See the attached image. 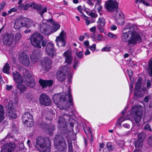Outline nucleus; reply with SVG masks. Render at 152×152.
<instances>
[{
  "instance_id": "nucleus-1",
  "label": "nucleus",
  "mask_w": 152,
  "mask_h": 152,
  "mask_svg": "<svg viewBox=\"0 0 152 152\" xmlns=\"http://www.w3.org/2000/svg\"><path fill=\"white\" fill-rule=\"evenodd\" d=\"M71 94V90L69 87L65 94H61L54 95L53 100L58 107L61 110H65L73 105V99Z\"/></svg>"
},
{
  "instance_id": "nucleus-2",
  "label": "nucleus",
  "mask_w": 152,
  "mask_h": 152,
  "mask_svg": "<svg viewBox=\"0 0 152 152\" xmlns=\"http://www.w3.org/2000/svg\"><path fill=\"white\" fill-rule=\"evenodd\" d=\"M50 138H42L38 137L36 139L35 147L40 152H50Z\"/></svg>"
},
{
  "instance_id": "nucleus-3",
  "label": "nucleus",
  "mask_w": 152,
  "mask_h": 152,
  "mask_svg": "<svg viewBox=\"0 0 152 152\" xmlns=\"http://www.w3.org/2000/svg\"><path fill=\"white\" fill-rule=\"evenodd\" d=\"M68 137V134L66 137L64 133H61L60 134H57L55 136L54 141L55 143V147L60 152H66V145L64 139Z\"/></svg>"
},
{
  "instance_id": "nucleus-4",
  "label": "nucleus",
  "mask_w": 152,
  "mask_h": 152,
  "mask_svg": "<svg viewBox=\"0 0 152 152\" xmlns=\"http://www.w3.org/2000/svg\"><path fill=\"white\" fill-rule=\"evenodd\" d=\"M43 37L42 35L39 33H35L32 34L31 39V44L34 46L39 48H41V45L43 47H45L48 41L43 40Z\"/></svg>"
},
{
  "instance_id": "nucleus-5",
  "label": "nucleus",
  "mask_w": 152,
  "mask_h": 152,
  "mask_svg": "<svg viewBox=\"0 0 152 152\" xmlns=\"http://www.w3.org/2000/svg\"><path fill=\"white\" fill-rule=\"evenodd\" d=\"M132 27L129 32L131 34V36L130 39L128 40L129 44H132L133 45H135L138 42L140 43L142 42V40L140 35V32L138 30L133 29Z\"/></svg>"
},
{
  "instance_id": "nucleus-6",
  "label": "nucleus",
  "mask_w": 152,
  "mask_h": 152,
  "mask_svg": "<svg viewBox=\"0 0 152 152\" xmlns=\"http://www.w3.org/2000/svg\"><path fill=\"white\" fill-rule=\"evenodd\" d=\"M105 5L107 10L110 12L118 11V4L115 1L109 0L106 1L105 2Z\"/></svg>"
},
{
  "instance_id": "nucleus-7",
  "label": "nucleus",
  "mask_w": 152,
  "mask_h": 152,
  "mask_svg": "<svg viewBox=\"0 0 152 152\" xmlns=\"http://www.w3.org/2000/svg\"><path fill=\"white\" fill-rule=\"evenodd\" d=\"M133 113V118L136 123H138L141 121L142 112L140 107L137 106H134L132 108Z\"/></svg>"
},
{
  "instance_id": "nucleus-8",
  "label": "nucleus",
  "mask_w": 152,
  "mask_h": 152,
  "mask_svg": "<svg viewBox=\"0 0 152 152\" xmlns=\"http://www.w3.org/2000/svg\"><path fill=\"white\" fill-rule=\"evenodd\" d=\"M22 119L23 123L26 124L28 126H31L34 124L33 116L29 113L26 112L23 114Z\"/></svg>"
},
{
  "instance_id": "nucleus-9",
  "label": "nucleus",
  "mask_w": 152,
  "mask_h": 152,
  "mask_svg": "<svg viewBox=\"0 0 152 152\" xmlns=\"http://www.w3.org/2000/svg\"><path fill=\"white\" fill-rule=\"evenodd\" d=\"M52 61L50 58L45 57L41 62L42 69L46 71H48L51 68Z\"/></svg>"
},
{
  "instance_id": "nucleus-10",
  "label": "nucleus",
  "mask_w": 152,
  "mask_h": 152,
  "mask_svg": "<svg viewBox=\"0 0 152 152\" xmlns=\"http://www.w3.org/2000/svg\"><path fill=\"white\" fill-rule=\"evenodd\" d=\"M14 37V35L12 33H5L3 39V44L5 45L10 46L13 43Z\"/></svg>"
},
{
  "instance_id": "nucleus-11",
  "label": "nucleus",
  "mask_w": 152,
  "mask_h": 152,
  "mask_svg": "<svg viewBox=\"0 0 152 152\" xmlns=\"http://www.w3.org/2000/svg\"><path fill=\"white\" fill-rule=\"evenodd\" d=\"M58 122L59 124V128L61 130V133H64L66 137L68 132L66 128V122L63 117L62 116L59 117Z\"/></svg>"
},
{
  "instance_id": "nucleus-12",
  "label": "nucleus",
  "mask_w": 152,
  "mask_h": 152,
  "mask_svg": "<svg viewBox=\"0 0 152 152\" xmlns=\"http://www.w3.org/2000/svg\"><path fill=\"white\" fill-rule=\"evenodd\" d=\"M18 60L20 62L25 66H28L30 64L28 56L24 52H22L19 54Z\"/></svg>"
},
{
  "instance_id": "nucleus-13",
  "label": "nucleus",
  "mask_w": 152,
  "mask_h": 152,
  "mask_svg": "<svg viewBox=\"0 0 152 152\" xmlns=\"http://www.w3.org/2000/svg\"><path fill=\"white\" fill-rule=\"evenodd\" d=\"M15 147L16 145L14 142L5 144L1 147L0 152H12Z\"/></svg>"
},
{
  "instance_id": "nucleus-14",
  "label": "nucleus",
  "mask_w": 152,
  "mask_h": 152,
  "mask_svg": "<svg viewBox=\"0 0 152 152\" xmlns=\"http://www.w3.org/2000/svg\"><path fill=\"white\" fill-rule=\"evenodd\" d=\"M51 27L46 23L41 22L39 27L40 31L45 34L48 35L51 34Z\"/></svg>"
},
{
  "instance_id": "nucleus-15",
  "label": "nucleus",
  "mask_w": 152,
  "mask_h": 152,
  "mask_svg": "<svg viewBox=\"0 0 152 152\" xmlns=\"http://www.w3.org/2000/svg\"><path fill=\"white\" fill-rule=\"evenodd\" d=\"M65 33L64 31H62L60 35L57 37L56 40L57 45L59 47H64L66 45V41L65 39L64 34Z\"/></svg>"
},
{
  "instance_id": "nucleus-16",
  "label": "nucleus",
  "mask_w": 152,
  "mask_h": 152,
  "mask_svg": "<svg viewBox=\"0 0 152 152\" xmlns=\"http://www.w3.org/2000/svg\"><path fill=\"white\" fill-rule=\"evenodd\" d=\"M39 101L41 104L45 106H48L51 104L50 98L47 95L44 94L40 95Z\"/></svg>"
},
{
  "instance_id": "nucleus-17",
  "label": "nucleus",
  "mask_w": 152,
  "mask_h": 152,
  "mask_svg": "<svg viewBox=\"0 0 152 152\" xmlns=\"http://www.w3.org/2000/svg\"><path fill=\"white\" fill-rule=\"evenodd\" d=\"M45 50L48 55L53 57L56 55V50L53 47V45L51 42H48L46 46Z\"/></svg>"
},
{
  "instance_id": "nucleus-18",
  "label": "nucleus",
  "mask_w": 152,
  "mask_h": 152,
  "mask_svg": "<svg viewBox=\"0 0 152 152\" xmlns=\"http://www.w3.org/2000/svg\"><path fill=\"white\" fill-rule=\"evenodd\" d=\"M29 7H33V8L37 10L38 12V13L43 18V15L45 12H47V9L46 7L43 9L42 10V5L36 4L34 3H32L29 5Z\"/></svg>"
},
{
  "instance_id": "nucleus-19",
  "label": "nucleus",
  "mask_w": 152,
  "mask_h": 152,
  "mask_svg": "<svg viewBox=\"0 0 152 152\" xmlns=\"http://www.w3.org/2000/svg\"><path fill=\"white\" fill-rule=\"evenodd\" d=\"M66 70L61 68L56 73L57 78L61 82H63L66 79Z\"/></svg>"
},
{
  "instance_id": "nucleus-20",
  "label": "nucleus",
  "mask_w": 152,
  "mask_h": 152,
  "mask_svg": "<svg viewBox=\"0 0 152 152\" xmlns=\"http://www.w3.org/2000/svg\"><path fill=\"white\" fill-rule=\"evenodd\" d=\"M41 54V50L39 49H35L30 56V59L31 61L37 62Z\"/></svg>"
},
{
  "instance_id": "nucleus-21",
  "label": "nucleus",
  "mask_w": 152,
  "mask_h": 152,
  "mask_svg": "<svg viewBox=\"0 0 152 152\" xmlns=\"http://www.w3.org/2000/svg\"><path fill=\"white\" fill-rule=\"evenodd\" d=\"M40 86L42 87V89H45L47 87H50L52 86L53 83V81L52 80H44L40 79L39 81Z\"/></svg>"
},
{
  "instance_id": "nucleus-22",
  "label": "nucleus",
  "mask_w": 152,
  "mask_h": 152,
  "mask_svg": "<svg viewBox=\"0 0 152 152\" xmlns=\"http://www.w3.org/2000/svg\"><path fill=\"white\" fill-rule=\"evenodd\" d=\"M64 56L65 57V62L68 64H70L73 59V57L72 56V51L69 50L65 52L63 54Z\"/></svg>"
},
{
  "instance_id": "nucleus-23",
  "label": "nucleus",
  "mask_w": 152,
  "mask_h": 152,
  "mask_svg": "<svg viewBox=\"0 0 152 152\" xmlns=\"http://www.w3.org/2000/svg\"><path fill=\"white\" fill-rule=\"evenodd\" d=\"M12 75L14 80L16 83H22L23 82V78L19 72L16 71L13 72Z\"/></svg>"
},
{
  "instance_id": "nucleus-24",
  "label": "nucleus",
  "mask_w": 152,
  "mask_h": 152,
  "mask_svg": "<svg viewBox=\"0 0 152 152\" xmlns=\"http://www.w3.org/2000/svg\"><path fill=\"white\" fill-rule=\"evenodd\" d=\"M26 77L28 78L25 81L26 84L28 86L32 88L34 87L36 84L34 80L31 76V75L28 74H27Z\"/></svg>"
},
{
  "instance_id": "nucleus-25",
  "label": "nucleus",
  "mask_w": 152,
  "mask_h": 152,
  "mask_svg": "<svg viewBox=\"0 0 152 152\" xmlns=\"http://www.w3.org/2000/svg\"><path fill=\"white\" fill-rule=\"evenodd\" d=\"M146 70L149 76L152 77V58L148 61Z\"/></svg>"
},
{
  "instance_id": "nucleus-26",
  "label": "nucleus",
  "mask_w": 152,
  "mask_h": 152,
  "mask_svg": "<svg viewBox=\"0 0 152 152\" xmlns=\"http://www.w3.org/2000/svg\"><path fill=\"white\" fill-rule=\"evenodd\" d=\"M13 137V134L11 132L9 133L4 138L2 139L0 141V143L1 144H4L6 142H8L10 141V139L12 138Z\"/></svg>"
},
{
  "instance_id": "nucleus-27",
  "label": "nucleus",
  "mask_w": 152,
  "mask_h": 152,
  "mask_svg": "<svg viewBox=\"0 0 152 152\" xmlns=\"http://www.w3.org/2000/svg\"><path fill=\"white\" fill-rule=\"evenodd\" d=\"M21 18H19L15 22L14 27L16 29H18L22 27Z\"/></svg>"
},
{
  "instance_id": "nucleus-28",
  "label": "nucleus",
  "mask_w": 152,
  "mask_h": 152,
  "mask_svg": "<svg viewBox=\"0 0 152 152\" xmlns=\"http://www.w3.org/2000/svg\"><path fill=\"white\" fill-rule=\"evenodd\" d=\"M123 31V34L122 35V40L125 42H127V39L129 38V34H130V33H129V32L126 31Z\"/></svg>"
},
{
  "instance_id": "nucleus-29",
  "label": "nucleus",
  "mask_w": 152,
  "mask_h": 152,
  "mask_svg": "<svg viewBox=\"0 0 152 152\" xmlns=\"http://www.w3.org/2000/svg\"><path fill=\"white\" fill-rule=\"evenodd\" d=\"M7 113L9 117L14 118H15L17 117V115L15 112L13 111L11 109H9Z\"/></svg>"
},
{
  "instance_id": "nucleus-30",
  "label": "nucleus",
  "mask_w": 152,
  "mask_h": 152,
  "mask_svg": "<svg viewBox=\"0 0 152 152\" xmlns=\"http://www.w3.org/2000/svg\"><path fill=\"white\" fill-rule=\"evenodd\" d=\"M60 27V26L59 24L57 23H53V27H51V31H50L51 34L52 33L56 31Z\"/></svg>"
},
{
  "instance_id": "nucleus-31",
  "label": "nucleus",
  "mask_w": 152,
  "mask_h": 152,
  "mask_svg": "<svg viewBox=\"0 0 152 152\" xmlns=\"http://www.w3.org/2000/svg\"><path fill=\"white\" fill-rule=\"evenodd\" d=\"M10 66L8 63H6L5 65L4 66L3 68V71L4 73L9 74V70L10 69Z\"/></svg>"
},
{
  "instance_id": "nucleus-32",
  "label": "nucleus",
  "mask_w": 152,
  "mask_h": 152,
  "mask_svg": "<svg viewBox=\"0 0 152 152\" xmlns=\"http://www.w3.org/2000/svg\"><path fill=\"white\" fill-rule=\"evenodd\" d=\"M143 142L138 140L135 142L134 143V145L136 148H140L142 147L143 145Z\"/></svg>"
},
{
  "instance_id": "nucleus-33",
  "label": "nucleus",
  "mask_w": 152,
  "mask_h": 152,
  "mask_svg": "<svg viewBox=\"0 0 152 152\" xmlns=\"http://www.w3.org/2000/svg\"><path fill=\"white\" fill-rule=\"evenodd\" d=\"M132 27L133 28V29H132V30H134L135 29L134 27V26H132V25L131 24H128L124 28L123 30V31L124 32L126 31L125 30H126V29L128 30V31H127L129 32V33H130V32H129V31H131V28H132Z\"/></svg>"
},
{
  "instance_id": "nucleus-34",
  "label": "nucleus",
  "mask_w": 152,
  "mask_h": 152,
  "mask_svg": "<svg viewBox=\"0 0 152 152\" xmlns=\"http://www.w3.org/2000/svg\"><path fill=\"white\" fill-rule=\"evenodd\" d=\"M4 111L3 107L2 106L0 105V123L2 121L4 118Z\"/></svg>"
},
{
  "instance_id": "nucleus-35",
  "label": "nucleus",
  "mask_w": 152,
  "mask_h": 152,
  "mask_svg": "<svg viewBox=\"0 0 152 152\" xmlns=\"http://www.w3.org/2000/svg\"><path fill=\"white\" fill-rule=\"evenodd\" d=\"M26 23H25V27L28 28H30L33 24V22L32 20L27 18V19H26Z\"/></svg>"
},
{
  "instance_id": "nucleus-36",
  "label": "nucleus",
  "mask_w": 152,
  "mask_h": 152,
  "mask_svg": "<svg viewBox=\"0 0 152 152\" xmlns=\"http://www.w3.org/2000/svg\"><path fill=\"white\" fill-rule=\"evenodd\" d=\"M97 23L98 25L101 27H103L105 24V20L103 18H100Z\"/></svg>"
},
{
  "instance_id": "nucleus-37",
  "label": "nucleus",
  "mask_w": 152,
  "mask_h": 152,
  "mask_svg": "<svg viewBox=\"0 0 152 152\" xmlns=\"http://www.w3.org/2000/svg\"><path fill=\"white\" fill-rule=\"evenodd\" d=\"M115 19L118 25L121 26H122L124 25L125 21L123 17H122L120 18H116Z\"/></svg>"
},
{
  "instance_id": "nucleus-38",
  "label": "nucleus",
  "mask_w": 152,
  "mask_h": 152,
  "mask_svg": "<svg viewBox=\"0 0 152 152\" xmlns=\"http://www.w3.org/2000/svg\"><path fill=\"white\" fill-rule=\"evenodd\" d=\"M67 142L68 146V152H73L72 144L71 140H68Z\"/></svg>"
},
{
  "instance_id": "nucleus-39",
  "label": "nucleus",
  "mask_w": 152,
  "mask_h": 152,
  "mask_svg": "<svg viewBox=\"0 0 152 152\" xmlns=\"http://www.w3.org/2000/svg\"><path fill=\"white\" fill-rule=\"evenodd\" d=\"M22 37V35L19 33H16L15 35V40L16 42H18Z\"/></svg>"
},
{
  "instance_id": "nucleus-40",
  "label": "nucleus",
  "mask_w": 152,
  "mask_h": 152,
  "mask_svg": "<svg viewBox=\"0 0 152 152\" xmlns=\"http://www.w3.org/2000/svg\"><path fill=\"white\" fill-rule=\"evenodd\" d=\"M17 88L21 92L25 91L26 88V87L25 86L22 84H18Z\"/></svg>"
},
{
  "instance_id": "nucleus-41",
  "label": "nucleus",
  "mask_w": 152,
  "mask_h": 152,
  "mask_svg": "<svg viewBox=\"0 0 152 152\" xmlns=\"http://www.w3.org/2000/svg\"><path fill=\"white\" fill-rule=\"evenodd\" d=\"M145 133L144 132H141L138 135V140H141L143 142V140L145 138Z\"/></svg>"
},
{
  "instance_id": "nucleus-42",
  "label": "nucleus",
  "mask_w": 152,
  "mask_h": 152,
  "mask_svg": "<svg viewBox=\"0 0 152 152\" xmlns=\"http://www.w3.org/2000/svg\"><path fill=\"white\" fill-rule=\"evenodd\" d=\"M74 62L73 64V67L74 69H76L78 66V65L79 64V61L76 59V57L74 58Z\"/></svg>"
},
{
  "instance_id": "nucleus-43",
  "label": "nucleus",
  "mask_w": 152,
  "mask_h": 152,
  "mask_svg": "<svg viewBox=\"0 0 152 152\" xmlns=\"http://www.w3.org/2000/svg\"><path fill=\"white\" fill-rule=\"evenodd\" d=\"M66 122L67 121V122L71 121V120L72 118L71 117V116L67 114H66L63 117Z\"/></svg>"
},
{
  "instance_id": "nucleus-44",
  "label": "nucleus",
  "mask_w": 152,
  "mask_h": 152,
  "mask_svg": "<svg viewBox=\"0 0 152 152\" xmlns=\"http://www.w3.org/2000/svg\"><path fill=\"white\" fill-rule=\"evenodd\" d=\"M141 88V83H137L136 84L135 89L134 91H139Z\"/></svg>"
},
{
  "instance_id": "nucleus-45",
  "label": "nucleus",
  "mask_w": 152,
  "mask_h": 152,
  "mask_svg": "<svg viewBox=\"0 0 152 152\" xmlns=\"http://www.w3.org/2000/svg\"><path fill=\"white\" fill-rule=\"evenodd\" d=\"M106 146L107 147L108 150L109 151L113 150V148L111 143L110 142H108L106 144Z\"/></svg>"
},
{
  "instance_id": "nucleus-46",
  "label": "nucleus",
  "mask_w": 152,
  "mask_h": 152,
  "mask_svg": "<svg viewBox=\"0 0 152 152\" xmlns=\"http://www.w3.org/2000/svg\"><path fill=\"white\" fill-rule=\"evenodd\" d=\"M117 143L121 148H122L125 145V142L123 141H119L117 142Z\"/></svg>"
},
{
  "instance_id": "nucleus-47",
  "label": "nucleus",
  "mask_w": 152,
  "mask_h": 152,
  "mask_svg": "<svg viewBox=\"0 0 152 152\" xmlns=\"http://www.w3.org/2000/svg\"><path fill=\"white\" fill-rule=\"evenodd\" d=\"M134 96L138 97H141L143 96L142 94H139L138 93V91H134Z\"/></svg>"
},
{
  "instance_id": "nucleus-48",
  "label": "nucleus",
  "mask_w": 152,
  "mask_h": 152,
  "mask_svg": "<svg viewBox=\"0 0 152 152\" xmlns=\"http://www.w3.org/2000/svg\"><path fill=\"white\" fill-rule=\"evenodd\" d=\"M107 35L113 39H115L117 37V36L116 35L113 34L110 32L108 33Z\"/></svg>"
},
{
  "instance_id": "nucleus-49",
  "label": "nucleus",
  "mask_w": 152,
  "mask_h": 152,
  "mask_svg": "<svg viewBox=\"0 0 152 152\" xmlns=\"http://www.w3.org/2000/svg\"><path fill=\"white\" fill-rule=\"evenodd\" d=\"M123 17L122 13L121 12H117L116 14V18H120Z\"/></svg>"
},
{
  "instance_id": "nucleus-50",
  "label": "nucleus",
  "mask_w": 152,
  "mask_h": 152,
  "mask_svg": "<svg viewBox=\"0 0 152 152\" xmlns=\"http://www.w3.org/2000/svg\"><path fill=\"white\" fill-rule=\"evenodd\" d=\"M82 16H83L84 17V19L85 20L86 24L87 25H88L90 21L89 20H88L87 19V17L84 14H82Z\"/></svg>"
},
{
  "instance_id": "nucleus-51",
  "label": "nucleus",
  "mask_w": 152,
  "mask_h": 152,
  "mask_svg": "<svg viewBox=\"0 0 152 152\" xmlns=\"http://www.w3.org/2000/svg\"><path fill=\"white\" fill-rule=\"evenodd\" d=\"M26 18H21V22H22V27H25V23H26V19H27Z\"/></svg>"
},
{
  "instance_id": "nucleus-52",
  "label": "nucleus",
  "mask_w": 152,
  "mask_h": 152,
  "mask_svg": "<svg viewBox=\"0 0 152 152\" xmlns=\"http://www.w3.org/2000/svg\"><path fill=\"white\" fill-rule=\"evenodd\" d=\"M95 1V0H87V2L89 5L91 6H93L94 4V2Z\"/></svg>"
},
{
  "instance_id": "nucleus-53",
  "label": "nucleus",
  "mask_w": 152,
  "mask_h": 152,
  "mask_svg": "<svg viewBox=\"0 0 152 152\" xmlns=\"http://www.w3.org/2000/svg\"><path fill=\"white\" fill-rule=\"evenodd\" d=\"M76 55L77 57L79 58H81L83 56V52L82 51H80L76 53Z\"/></svg>"
},
{
  "instance_id": "nucleus-54",
  "label": "nucleus",
  "mask_w": 152,
  "mask_h": 152,
  "mask_svg": "<svg viewBox=\"0 0 152 152\" xmlns=\"http://www.w3.org/2000/svg\"><path fill=\"white\" fill-rule=\"evenodd\" d=\"M17 11V9L16 8H13L10 9L8 12L9 14L11 13L12 12H15Z\"/></svg>"
},
{
  "instance_id": "nucleus-55",
  "label": "nucleus",
  "mask_w": 152,
  "mask_h": 152,
  "mask_svg": "<svg viewBox=\"0 0 152 152\" xmlns=\"http://www.w3.org/2000/svg\"><path fill=\"white\" fill-rule=\"evenodd\" d=\"M144 129H147L149 131L151 130V129L150 125L147 124H146L144 126Z\"/></svg>"
},
{
  "instance_id": "nucleus-56",
  "label": "nucleus",
  "mask_w": 152,
  "mask_h": 152,
  "mask_svg": "<svg viewBox=\"0 0 152 152\" xmlns=\"http://www.w3.org/2000/svg\"><path fill=\"white\" fill-rule=\"evenodd\" d=\"M127 72L130 77L131 76H132L133 74V72L131 70H127Z\"/></svg>"
},
{
  "instance_id": "nucleus-57",
  "label": "nucleus",
  "mask_w": 152,
  "mask_h": 152,
  "mask_svg": "<svg viewBox=\"0 0 152 152\" xmlns=\"http://www.w3.org/2000/svg\"><path fill=\"white\" fill-rule=\"evenodd\" d=\"M88 130L89 131V132H90V133L91 134V138L90 141H91V142H92V141H93L94 138H93V136L92 134V131L91 130V128H89L88 129Z\"/></svg>"
},
{
  "instance_id": "nucleus-58",
  "label": "nucleus",
  "mask_w": 152,
  "mask_h": 152,
  "mask_svg": "<svg viewBox=\"0 0 152 152\" xmlns=\"http://www.w3.org/2000/svg\"><path fill=\"white\" fill-rule=\"evenodd\" d=\"M148 142L150 145H152V135L148 138Z\"/></svg>"
},
{
  "instance_id": "nucleus-59",
  "label": "nucleus",
  "mask_w": 152,
  "mask_h": 152,
  "mask_svg": "<svg viewBox=\"0 0 152 152\" xmlns=\"http://www.w3.org/2000/svg\"><path fill=\"white\" fill-rule=\"evenodd\" d=\"M90 49L92 50H94L96 49V45L93 44L91 46H90Z\"/></svg>"
},
{
  "instance_id": "nucleus-60",
  "label": "nucleus",
  "mask_w": 152,
  "mask_h": 152,
  "mask_svg": "<svg viewBox=\"0 0 152 152\" xmlns=\"http://www.w3.org/2000/svg\"><path fill=\"white\" fill-rule=\"evenodd\" d=\"M12 128L13 131L14 132H15L18 130V128L16 127L14 124L12 125Z\"/></svg>"
},
{
  "instance_id": "nucleus-61",
  "label": "nucleus",
  "mask_w": 152,
  "mask_h": 152,
  "mask_svg": "<svg viewBox=\"0 0 152 152\" xmlns=\"http://www.w3.org/2000/svg\"><path fill=\"white\" fill-rule=\"evenodd\" d=\"M89 15L92 17H97V15H96L94 13L92 12H90Z\"/></svg>"
},
{
  "instance_id": "nucleus-62",
  "label": "nucleus",
  "mask_w": 152,
  "mask_h": 152,
  "mask_svg": "<svg viewBox=\"0 0 152 152\" xmlns=\"http://www.w3.org/2000/svg\"><path fill=\"white\" fill-rule=\"evenodd\" d=\"M151 83L149 80H148L147 82V87L148 88H149L151 86Z\"/></svg>"
},
{
  "instance_id": "nucleus-63",
  "label": "nucleus",
  "mask_w": 152,
  "mask_h": 152,
  "mask_svg": "<svg viewBox=\"0 0 152 152\" xmlns=\"http://www.w3.org/2000/svg\"><path fill=\"white\" fill-rule=\"evenodd\" d=\"M110 48H108L104 47L102 48V51H110Z\"/></svg>"
},
{
  "instance_id": "nucleus-64",
  "label": "nucleus",
  "mask_w": 152,
  "mask_h": 152,
  "mask_svg": "<svg viewBox=\"0 0 152 152\" xmlns=\"http://www.w3.org/2000/svg\"><path fill=\"white\" fill-rule=\"evenodd\" d=\"M12 86L6 85V89L7 90L10 91L12 89Z\"/></svg>"
}]
</instances>
